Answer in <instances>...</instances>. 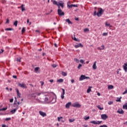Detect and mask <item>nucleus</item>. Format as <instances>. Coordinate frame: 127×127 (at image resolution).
<instances>
[{
  "label": "nucleus",
  "instance_id": "obj_47",
  "mask_svg": "<svg viewBox=\"0 0 127 127\" xmlns=\"http://www.w3.org/2000/svg\"><path fill=\"white\" fill-rule=\"evenodd\" d=\"M97 14L98 13H97V10H95L94 12V15H97Z\"/></svg>",
  "mask_w": 127,
  "mask_h": 127
},
{
  "label": "nucleus",
  "instance_id": "obj_8",
  "mask_svg": "<svg viewBox=\"0 0 127 127\" xmlns=\"http://www.w3.org/2000/svg\"><path fill=\"white\" fill-rule=\"evenodd\" d=\"M72 107L73 108H80L81 107V105L78 103H76L75 104H72Z\"/></svg>",
  "mask_w": 127,
  "mask_h": 127
},
{
  "label": "nucleus",
  "instance_id": "obj_44",
  "mask_svg": "<svg viewBox=\"0 0 127 127\" xmlns=\"http://www.w3.org/2000/svg\"><path fill=\"white\" fill-rule=\"evenodd\" d=\"M113 103H114L113 101H109L108 104V105H112Z\"/></svg>",
  "mask_w": 127,
  "mask_h": 127
},
{
  "label": "nucleus",
  "instance_id": "obj_59",
  "mask_svg": "<svg viewBox=\"0 0 127 127\" xmlns=\"http://www.w3.org/2000/svg\"><path fill=\"white\" fill-rule=\"evenodd\" d=\"M8 22H9V20L8 19H7L6 20V23H8Z\"/></svg>",
  "mask_w": 127,
  "mask_h": 127
},
{
  "label": "nucleus",
  "instance_id": "obj_32",
  "mask_svg": "<svg viewBox=\"0 0 127 127\" xmlns=\"http://www.w3.org/2000/svg\"><path fill=\"white\" fill-rule=\"evenodd\" d=\"M15 102H16L17 105H18V106L19 107V105L20 104H22V102H21L20 103L19 102H17V101H15Z\"/></svg>",
  "mask_w": 127,
  "mask_h": 127
},
{
  "label": "nucleus",
  "instance_id": "obj_36",
  "mask_svg": "<svg viewBox=\"0 0 127 127\" xmlns=\"http://www.w3.org/2000/svg\"><path fill=\"white\" fill-rule=\"evenodd\" d=\"M84 32H89V29L88 28H85L84 29Z\"/></svg>",
  "mask_w": 127,
  "mask_h": 127
},
{
  "label": "nucleus",
  "instance_id": "obj_50",
  "mask_svg": "<svg viewBox=\"0 0 127 127\" xmlns=\"http://www.w3.org/2000/svg\"><path fill=\"white\" fill-rule=\"evenodd\" d=\"M41 94H42V92L38 93L36 94V95H37V96H40V95H41Z\"/></svg>",
  "mask_w": 127,
  "mask_h": 127
},
{
  "label": "nucleus",
  "instance_id": "obj_35",
  "mask_svg": "<svg viewBox=\"0 0 127 127\" xmlns=\"http://www.w3.org/2000/svg\"><path fill=\"white\" fill-rule=\"evenodd\" d=\"M21 31L22 33H24V32H25V28L23 27Z\"/></svg>",
  "mask_w": 127,
  "mask_h": 127
},
{
  "label": "nucleus",
  "instance_id": "obj_57",
  "mask_svg": "<svg viewBox=\"0 0 127 127\" xmlns=\"http://www.w3.org/2000/svg\"><path fill=\"white\" fill-rule=\"evenodd\" d=\"M13 78H14V79H16V78H17V76H16V75H13Z\"/></svg>",
  "mask_w": 127,
  "mask_h": 127
},
{
  "label": "nucleus",
  "instance_id": "obj_9",
  "mask_svg": "<svg viewBox=\"0 0 127 127\" xmlns=\"http://www.w3.org/2000/svg\"><path fill=\"white\" fill-rule=\"evenodd\" d=\"M40 116H41L42 117H43V118H44V117H46L47 116V115H46V113L45 112H43L41 111H40L39 112Z\"/></svg>",
  "mask_w": 127,
  "mask_h": 127
},
{
  "label": "nucleus",
  "instance_id": "obj_38",
  "mask_svg": "<svg viewBox=\"0 0 127 127\" xmlns=\"http://www.w3.org/2000/svg\"><path fill=\"white\" fill-rule=\"evenodd\" d=\"M102 35L103 36H107V35H108V33H103Z\"/></svg>",
  "mask_w": 127,
  "mask_h": 127
},
{
  "label": "nucleus",
  "instance_id": "obj_27",
  "mask_svg": "<svg viewBox=\"0 0 127 127\" xmlns=\"http://www.w3.org/2000/svg\"><path fill=\"white\" fill-rule=\"evenodd\" d=\"M62 76H64V77L67 76V73H66V72H64V71H63L62 72Z\"/></svg>",
  "mask_w": 127,
  "mask_h": 127
},
{
  "label": "nucleus",
  "instance_id": "obj_39",
  "mask_svg": "<svg viewBox=\"0 0 127 127\" xmlns=\"http://www.w3.org/2000/svg\"><path fill=\"white\" fill-rule=\"evenodd\" d=\"M10 120H11V118H6L5 119V121H10Z\"/></svg>",
  "mask_w": 127,
  "mask_h": 127
},
{
  "label": "nucleus",
  "instance_id": "obj_22",
  "mask_svg": "<svg viewBox=\"0 0 127 127\" xmlns=\"http://www.w3.org/2000/svg\"><path fill=\"white\" fill-rule=\"evenodd\" d=\"M123 109H124V110L127 109V103H126L125 104L123 105Z\"/></svg>",
  "mask_w": 127,
  "mask_h": 127
},
{
  "label": "nucleus",
  "instance_id": "obj_63",
  "mask_svg": "<svg viewBox=\"0 0 127 127\" xmlns=\"http://www.w3.org/2000/svg\"><path fill=\"white\" fill-rule=\"evenodd\" d=\"M17 61L18 62H20V59H17Z\"/></svg>",
  "mask_w": 127,
  "mask_h": 127
},
{
  "label": "nucleus",
  "instance_id": "obj_62",
  "mask_svg": "<svg viewBox=\"0 0 127 127\" xmlns=\"http://www.w3.org/2000/svg\"><path fill=\"white\" fill-rule=\"evenodd\" d=\"M54 46H55V47H58L57 44L56 43L54 44Z\"/></svg>",
  "mask_w": 127,
  "mask_h": 127
},
{
  "label": "nucleus",
  "instance_id": "obj_1",
  "mask_svg": "<svg viewBox=\"0 0 127 127\" xmlns=\"http://www.w3.org/2000/svg\"><path fill=\"white\" fill-rule=\"evenodd\" d=\"M53 3L54 4L58 5V7L59 6H61L62 8H64V2H63L62 1H60V2H57L56 0H54L53 1Z\"/></svg>",
  "mask_w": 127,
  "mask_h": 127
},
{
  "label": "nucleus",
  "instance_id": "obj_41",
  "mask_svg": "<svg viewBox=\"0 0 127 127\" xmlns=\"http://www.w3.org/2000/svg\"><path fill=\"white\" fill-rule=\"evenodd\" d=\"M81 66H82V64H79L77 67L78 69H81Z\"/></svg>",
  "mask_w": 127,
  "mask_h": 127
},
{
  "label": "nucleus",
  "instance_id": "obj_10",
  "mask_svg": "<svg viewBox=\"0 0 127 127\" xmlns=\"http://www.w3.org/2000/svg\"><path fill=\"white\" fill-rule=\"evenodd\" d=\"M62 91H63V93H62L61 94V99H62V100H64V95H65V89H62Z\"/></svg>",
  "mask_w": 127,
  "mask_h": 127
},
{
  "label": "nucleus",
  "instance_id": "obj_33",
  "mask_svg": "<svg viewBox=\"0 0 127 127\" xmlns=\"http://www.w3.org/2000/svg\"><path fill=\"white\" fill-rule=\"evenodd\" d=\"M121 98L122 97H120V98L118 97L117 100H116V102H122V101L121 100Z\"/></svg>",
  "mask_w": 127,
  "mask_h": 127
},
{
  "label": "nucleus",
  "instance_id": "obj_55",
  "mask_svg": "<svg viewBox=\"0 0 127 127\" xmlns=\"http://www.w3.org/2000/svg\"><path fill=\"white\" fill-rule=\"evenodd\" d=\"M40 83H41V86H43L44 85V82L41 81Z\"/></svg>",
  "mask_w": 127,
  "mask_h": 127
},
{
  "label": "nucleus",
  "instance_id": "obj_16",
  "mask_svg": "<svg viewBox=\"0 0 127 127\" xmlns=\"http://www.w3.org/2000/svg\"><path fill=\"white\" fill-rule=\"evenodd\" d=\"M97 62L95 61L94 64L92 66V68L93 69V70H96V69H97Z\"/></svg>",
  "mask_w": 127,
  "mask_h": 127
},
{
  "label": "nucleus",
  "instance_id": "obj_28",
  "mask_svg": "<svg viewBox=\"0 0 127 127\" xmlns=\"http://www.w3.org/2000/svg\"><path fill=\"white\" fill-rule=\"evenodd\" d=\"M72 39H73V40H74V41H78V42L80 41V40H79L76 38V37H75V35L74 36L73 38H72Z\"/></svg>",
  "mask_w": 127,
  "mask_h": 127
},
{
  "label": "nucleus",
  "instance_id": "obj_29",
  "mask_svg": "<svg viewBox=\"0 0 127 127\" xmlns=\"http://www.w3.org/2000/svg\"><path fill=\"white\" fill-rule=\"evenodd\" d=\"M5 30H6V31H10L11 30H12V29L11 28H7L5 29Z\"/></svg>",
  "mask_w": 127,
  "mask_h": 127
},
{
  "label": "nucleus",
  "instance_id": "obj_20",
  "mask_svg": "<svg viewBox=\"0 0 127 127\" xmlns=\"http://www.w3.org/2000/svg\"><path fill=\"white\" fill-rule=\"evenodd\" d=\"M65 21H66V22H67V23H68V24H72V23L71 22V21H70V19H65Z\"/></svg>",
  "mask_w": 127,
  "mask_h": 127
},
{
  "label": "nucleus",
  "instance_id": "obj_14",
  "mask_svg": "<svg viewBox=\"0 0 127 127\" xmlns=\"http://www.w3.org/2000/svg\"><path fill=\"white\" fill-rule=\"evenodd\" d=\"M123 68L125 71L127 72V62L124 64V65H123Z\"/></svg>",
  "mask_w": 127,
  "mask_h": 127
},
{
  "label": "nucleus",
  "instance_id": "obj_26",
  "mask_svg": "<svg viewBox=\"0 0 127 127\" xmlns=\"http://www.w3.org/2000/svg\"><path fill=\"white\" fill-rule=\"evenodd\" d=\"M97 107L98 108V109H99L101 111L104 110V108H101V106H100V105H98V106H97Z\"/></svg>",
  "mask_w": 127,
  "mask_h": 127
},
{
  "label": "nucleus",
  "instance_id": "obj_15",
  "mask_svg": "<svg viewBox=\"0 0 127 127\" xmlns=\"http://www.w3.org/2000/svg\"><path fill=\"white\" fill-rule=\"evenodd\" d=\"M72 104V103L71 102H68L65 105V108L66 109H70V106Z\"/></svg>",
  "mask_w": 127,
  "mask_h": 127
},
{
  "label": "nucleus",
  "instance_id": "obj_11",
  "mask_svg": "<svg viewBox=\"0 0 127 127\" xmlns=\"http://www.w3.org/2000/svg\"><path fill=\"white\" fill-rule=\"evenodd\" d=\"M117 113H118V114H120V115H124V114H125V111H124V110H123V109H119L117 111Z\"/></svg>",
  "mask_w": 127,
  "mask_h": 127
},
{
  "label": "nucleus",
  "instance_id": "obj_31",
  "mask_svg": "<svg viewBox=\"0 0 127 127\" xmlns=\"http://www.w3.org/2000/svg\"><path fill=\"white\" fill-rule=\"evenodd\" d=\"M6 110H7V108H6V107L0 109V112L1 111H6Z\"/></svg>",
  "mask_w": 127,
  "mask_h": 127
},
{
  "label": "nucleus",
  "instance_id": "obj_60",
  "mask_svg": "<svg viewBox=\"0 0 127 127\" xmlns=\"http://www.w3.org/2000/svg\"><path fill=\"white\" fill-rule=\"evenodd\" d=\"M72 84H73V83H74V82H75V80L74 79H72L71 81Z\"/></svg>",
  "mask_w": 127,
  "mask_h": 127
},
{
  "label": "nucleus",
  "instance_id": "obj_46",
  "mask_svg": "<svg viewBox=\"0 0 127 127\" xmlns=\"http://www.w3.org/2000/svg\"><path fill=\"white\" fill-rule=\"evenodd\" d=\"M52 67H53V68H56L57 67V65L55 64H53L52 65Z\"/></svg>",
  "mask_w": 127,
  "mask_h": 127
},
{
  "label": "nucleus",
  "instance_id": "obj_34",
  "mask_svg": "<svg viewBox=\"0 0 127 127\" xmlns=\"http://www.w3.org/2000/svg\"><path fill=\"white\" fill-rule=\"evenodd\" d=\"M17 20H16L14 22V23H13V25H14L15 26H17Z\"/></svg>",
  "mask_w": 127,
  "mask_h": 127
},
{
  "label": "nucleus",
  "instance_id": "obj_37",
  "mask_svg": "<svg viewBox=\"0 0 127 127\" xmlns=\"http://www.w3.org/2000/svg\"><path fill=\"white\" fill-rule=\"evenodd\" d=\"M75 121V119H69V123H73Z\"/></svg>",
  "mask_w": 127,
  "mask_h": 127
},
{
  "label": "nucleus",
  "instance_id": "obj_54",
  "mask_svg": "<svg viewBox=\"0 0 127 127\" xmlns=\"http://www.w3.org/2000/svg\"><path fill=\"white\" fill-rule=\"evenodd\" d=\"M1 51H0V54H1V53H3V51H4L3 49H1Z\"/></svg>",
  "mask_w": 127,
  "mask_h": 127
},
{
  "label": "nucleus",
  "instance_id": "obj_18",
  "mask_svg": "<svg viewBox=\"0 0 127 127\" xmlns=\"http://www.w3.org/2000/svg\"><path fill=\"white\" fill-rule=\"evenodd\" d=\"M101 47H102V48L98 47L97 50H104V49H105V45H102Z\"/></svg>",
  "mask_w": 127,
  "mask_h": 127
},
{
  "label": "nucleus",
  "instance_id": "obj_49",
  "mask_svg": "<svg viewBox=\"0 0 127 127\" xmlns=\"http://www.w3.org/2000/svg\"><path fill=\"white\" fill-rule=\"evenodd\" d=\"M48 100H49L48 97H46L45 98V102H48Z\"/></svg>",
  "mask_w": 127,
  "mask_h": 127
},
{
  "label": "nucleus",
  "instance_id": "obj_30",
  "mask_svg": "<svg viewBox=\"0 0 127 127\" xmlns=\"http://www.w3.org/2000/svg\"><path fill=\"white\" fill-rule=\"evenodd\" d=\"M39 69H40V68L39 67H36V68H35V71L38 72V70H39Z\"/></svg>",
  "mask_w": 127,
  "mask_h": 127
},
{
  "label": "nucleus",
  "instance_id": "obj_5",
  "mask_svg": "<svg viewBox=\"0 0 127 127\" xmlns=\"http://www.w3.org/2000/svg\"><path fill=\"white\" fill-rule=\"evenodd\" d=\"M99 10L98 11L97 15L98 17L100 16H102V14H103V9L102 8H99Z\"/></svg>",
  "mask_w": 127,
  "mask_h": 127
},
{
  "label": "nucleus",
  "instance_id": "obj_42",
  "mask_svg": "<svg viewBox=\"0 0 127 127\" xmlns=\"http://www.w3.org/2000/svg\"><path fill=\"white\" fill-rule=\"evenodd\" d=\"M72 7H78V5L77 4H72Z\"/></svg>",
  "mask_w": 127,
  "mask_h": 127
},
{
  "label": "nucleus",
  "instance_id": "obj_52",
  "mask_svg": "<svg viewBox=\"0 0 127 127\" xmlns=\"http://www.w3.org/2000/svg\"><path fill=\"white\" fill-rule=\"evenodd\" d=\"M74 61H75V62H77V63L79 62V60L77 59H74Z\"/></svg>",
  "mask_w": 127,
  "mask_h": 127
},
{
  "label": "nucleus",
  "instance_id": "obj_53",
  "mask_svg": "<svg viewBox=\"0 0 127 127\" xmlns=\"http://www.w3.org/2000/svg\"><path fill=\"white\" fill-rule=\"evenodd\" d=\"M9 101H10V103H12L13 102V99L12 98L10 99Z\"/></svg>",
  "mask_w": 127,
  "mask_h": 127
},
{
  "label": "nucleus",
  "instance_id": "obj_45",
  "mask_svg": "<svg viewBox=\"0 0 127 127\" xmlns=\"http://www.w3.org/2000/svg\"><path fill=\"white\" fill-rule=\"evenodd\" d=\"M99 127H108V126L106 125H103L100 126Z\"/></svg>",
  "mask_w": 127,
  "mask_h": 127
},
{
  "label": "nucleus",
  "instance_id": "obj_61",
  "mask_svg": "<svg viewBox=\"0 0 127 127\" xmlns=\"http://www.w3.org/2000/svg\"><path fill=\"white\" fill-rule=\"evenodd\" d=\"M60 117H58V122H60Z\"/></svg>",
  "mask_w": 127,
  "mask_h": 127
},
{
  "label": "nucleus",
  "instance_id": "obj_58",
  "mask_svg": "<svg viewBox=\"0 0 127 127\" xmlns=\"http://www.w3.org/2000/svg\"><path fill=\"white\" fill-rule=\"evenodd\" d=\"M50 82L51 83H53V82H54V80L53 79H51V80H50Z\"/></svg>",
  "mask_w": 127,
  "mask_h": 127
},
{
  "label": "nucleus",
  "instance_id": "obj_23",
  "mask_svg": "<svg viewBox=\"0 0 127 127\" xmlns=\"http://www.w3.org/2000/svg\"><path fill=\"white\" fill-rule=\"evenodd\" d=\"M92 88V87L89 86L87 90V93H90V92H92V89H91V88Z\"/></svg>",
  "mask_w": 127,
  "mask_h": 127
},
{
  "label": "nucleus",
  "instance_id": "obj_40",
  "mask_svg": "<svg viewBox=\"0 0 127 127\" xmlns=\"http://www.w3.org/2000/svg\"><path fill=\"white\" fill-rule=\"evenodd\" d=\"M90 119V117H87L86 118H84V120L85 121H88V120H89Z\"/></svg>",
  "mask_w": 127,
  "mask_h": 127
},
{
  "label": "nucleus",
  "instance_id": "obj_21",
  "mask_svg": "<svg viewBox=\"0 0 127 127\" xmlns=\"http://www.w3.org/2000/svg\"><path fill=\"white\" fill-rule=\"evenodd\" d=\"M24 4H22L21 6V11L22 12L24 11V10H25V8H24Z\"/></svg>",
  "mask_w": 127,
  "mask_h": 127
},
{
  "label": "nucleus",
  "instance_id": "obj_13",
  "mask_svg": "<svg viewBox=\"0 0 127 127\" xmlns=\"http://www.w3.org/2000/svg\"><path fill=\"white\" fill-rule=\"evenodd\" d=\"M13 107L14 109H17V110H18V108H19V106L17 105V103H16V101H14V104H13Z\"/></svg>",
  "mask_w": 127,
  "mask_h": 127
},
{
  "label": "nucleus",
  "instance_id": "obj_64",
  "mask_svg": "<svg viewBox=\"0 0 127 127\" xmlns=\"http://www.w3.org/2000/svg\"><path fill=\"white\" fill-rule=\"evenodd\" d=\"M83 127H88V125H83Z\"/></svg>",
  "mask_w": 127,
  "mask_h": 127
},
{
  "label": "nucleus",
  "instance_id": "obj_19",
  "mask_svg": "<svg viewBox=\"0 0 127 127\" xmlns=\"http://www.w3.org/2000/svg\"><path fill=\"white\" fill-rule=\"evenodd\" d=\"M108 90H112V89H114V86L109 85L108 86Z\"/></svg>",
  "mask_w": 127,
  "mask_h": 127
},
{
  "label": "nucleus",
  "instance_id": "obj_43",
  "mask_svg": "<svg viewBox=\"0 0 127 127\" xmlns=\"http://www.w3.org/2000/svg\"><path fill=\"white\" fill-rule=\"evenodd\" d=\"M110 24L108 23V22H106L105 23V26H110Z\"/></svg>",
  "mask_w": 127,
  "mask_h": 127
},
{
  "label": "nucleus",
  "instance_id": "obj_3",
  "mask_svg": "<svg viewBox=\"0 0 127 127\" xmlns=\"http://www.w3.org/2000/svg\"><path fill=\"white\" fill-rule=\"evenodd\" d=\"M18 86L20 88H23L25 89H26V88H27V86H26V84L24 83V82H22V83L18 82Z\"/></svg>",
  "mask_w": 127,
  "mask_h": 127
},
{
  "label": "nucleus",
  "instance_id": "obj_25",
  "mask_svg": "<svg viewBox=\"0 0 127 127\" xmlns=\"http://www.w3.org/2000/svg\"><path fill=\"white\" fill-rule=\"evenodd\" d=\"M16 111H17V109L14 108L13 110L11 111V114H13L15 113V112H16Z\"/></svg>",
  "mask_w": 127,
  "mask_h": 127
},
{
  "label": "nucleus",
  "instance_id": "obj_48",
  "mask_svg": "<svg viewBox=\"0 0 127 127\" xmlns=\"http://www.w3.org/2000/svg\"><path fill=\"white\" fill-rule=\"evenodd\" d=\"M67 6H69L70 8H72L73 7V5H72V4L71 5H69L67 3Z\"/></svg>",
  "mask_w": 127,
  "mask_h": 127
},
{
  "label": "nucleus",
  "instance_id": "obj_4",
  "mask_svg": "<svg viewBox=\"0 0 127 127\" xmlns=\"http://www.w3.org/2000/svg\"><path fill=\"white\" fill-rule=\"evenodd\" d=\"M85 79H90V77L88 76H86L85 75H81L79 77V81H83V80H85Z\"/></svg>",
  "mask_w": 127,
  "mask_h": 127
},
{
  "label": "nucleus",
  "instance_id": "obj_7",
  "mask_svg": "<svg viewBox=\"0 0 127 127\" xmlns=\"http://www.w3.org/2000/svg\"><path fill=\"white\" fill-rule=\"evenodd\" d=\"M108 117L107 115V114H102L101 115V119L102 120H103L104 121H106L107 119H108Z\"/></svg>",
  "mask_w": 127,
  "mask_h": 127
},
{
  "label": "nucleus",
  "instance_id": "obj_51",
  "mask_svg": "<svg viewBox=\"0 0 127 127\" xmlns=\"http://www.w3.org/2000/svg\"><path fill=\"white\" fill-rule=\"evenodd\" d=\"M127 89L124 92V93H123V95H125V94H127Z\"/></svg>",
  "mask_w": 127,
  "mask_h": 127
},
{
  "label": "nucleus",
  "instance_id": "obj_17",
  "mask_svg": "<svg viewBox=\"0 0 127 127\" xmlns=\"http://www.w3.org/2000/svg\"><path fill=\"white\" fill-rule=\"evenodd\" d=\"M16 92H17V98H20V96H21V94L20 93H19V90H18V89H16Z\"/></svg>",
  "mask_w": 127,
  "mask_h": 127
},
{
  "label": "nucleus",
  "instance_id": "obj_6",
  "mask_svg": "<svg viewBox=\"0 0 127 127\" xmlns=\"http://www.w3.org/2000/svg\"><path fill=\"white\" fill-rule=\"evenodd\" d=\"M103 123V121H92L90 122L91 124H93V125H101Z\"/></svg>",
  "mask_w": 127,
  "mask_h": 127
},
{
  "label": "nucleus",
  "instance_id": "obj_24",
  "mask_svg": "<svg viewBox=\"0 0 127 127\" xmlns=\"http://www.w3.org/2000/svg\"><path fill=\"white\" fill-rule=\"evenodd\" d=\"M57 82H59V83H63V82H64V80L62 78H61L60 79H58L57 80Z\"/></svg>",
  "mask_w": 127,
  "mask_h": 127
},
{
  "label": "nucleus",
  "instance_id": "obj_12",
  "mask_svg": "<svg viewBox=\"0 0 127 127\" xmlns=\"http://www.w3.org/2000/svg\"><path fill=\"white\" fill-rule=\"evenodd\" d=\"M83 47L84 46H83V45L81 43L74 45L75 48H79V47Z\"/></svg>",
  "mask_w": 127,
  "mask_h": 127
},
{
  "label": "nucleus",
  "instance_id": "obj_56",
  "mask_svg": "<svg viewBox=\"0 0 127 127\" xmlns=\"http://www.w3.org/2000/svg\"><path fill=\"white\" fill-rule=\"evenodd\" d=\"M80 63H84V60H80Z\"/></svg>",
  "mask_w": 127,
  "mask_h": 127
},
{
  "label": "nucleus",
  "instance_id": "obj_2",
  "mask_svg": "<svg viewBox=\"0 0 127 127\" xmlns=\"http://www.w3.org/2000/svg\"><path fill=\"white\" fill-rule=\"evenodd\" d=\"M58 13L60 15V16H63L65 14V13H64V12L62 11V10L61 9V8L60 7V6H59V7H58Z\"/></svg>",
  "mask_w": 127,
  "mask_h": 127
}]
</instances>
